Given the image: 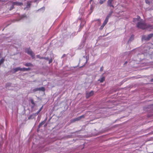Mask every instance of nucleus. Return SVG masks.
<instances>
[{
  "mask_svg": "<svg viewBox=\"0 0 153 153\" xmlns=\"http://www.w3.org/2000/svg\"><path fill=\"white\" fill-rule=\"evenodd\" d=\"M87 61H86V62L85 63H86L87 62Z\"/></svg>",
  "mask_w": 153,
  "mask_h": 153,
  "instance_id": "8fccbe9b",
  "label": "nucleus"
},
{
  "mask_svg": "<svg viewBox=\"0 0 153 153\" xmlns=\"http://www.w3.org/2000/svg\"><path fill=\"white\" fill-rule=\"evenodd\" d=\"M47 124H45V125L44 126V127H45L47 126Z\"/></svg>",
  "mask_w": 153,
  "mask_h": 153,
  "instance_id": "49530a36",
  "label": "nucleus"
},
{
  "mask_svg": "<svg viewBox=\"0 0 153 153\" xmlns=\"http://www.w3.org/2000/svg\"><path fill=\"white\" fill-rule=\"evenodd\" d=\"M93 0H90V2H91V1H92Z\"/></svg>",
  "mask_w": 153,
  "mask_h": 153,
  "instance_id": "09e8293b",
  "label": "nucleus"
},
{
  "mask_svg": "<svg viewBox=\"0 0 153 153\" xmlns=\"http://www.w3.org/2000/svg\"><path fill=\"white\" fill-rule=\"evenodd\" d=\"M145 2L146 4H149L150 3V2L148 0H146Z\"/></svg>",
  "mask_w": 153,
  "mask_h": 153,
  "instance_id": "2f4dec72",
  "label": "nucleus"
},
{
  "mask_svg": "<svg viewBox=\"0 0 153 153\" xmlns=\"http://www.w3.org/2000/svg\"><path fill=\"white\" fill-rule=\"evenodd\" d=\"M25 51L28 54L30 55L33 58L34 57L35 54L30 49V48L25 49Z\"/></svg>",
  "mask_w": 153,
  "mask_h": 153,
  "instance_id": "20e7f679",
  "label": "nucleus"
},
{
  "mask_svg": "<svg viewBox=\"0 0 153 153\" xmlns=\"http://www.w3.org/2000/svg\"><path fill=\"white\" fill-rule=\"evenodd\" d=\"M0 1L2 2V3L3 2L5 1V0H0Z\"/></svg>",
  "mask_w": 153,
  "mask_h": 153,
  "instance_id": "4c0bfd02",
  "label": "nucleus"
},
{
  "mask_svg": "<svg viewBox=\"0 0 153 153\" xmlns=\"http://www.w3.org/2000/svg\"><path fill=\"white\" fill-rule=\"evenodd\" d=\"M134 36L133 35H131L128 41V42H130L132 41L134 39Z\"/></svg>",
  "mask_w": 153,
  "mask_h": 153,
  "instance_id": "dca6fc26",
  "label": "nucleus"
},
{
  "mask_svg": "<svg viewBox=\"0 0 153 153\" xmlns=\"http://www.w3.org/2000/svg\"><path fill=\"white\" fill-rule=\"evenodd\" d=\"M103 2H104L106 1V0H103Z\"/></svg>",
  "mask_w": 153,
  "mask_h": 153,
  "instance_id": "37998d69",
  "label": "nucleus"
},
{
  "mask_svg": "<svg viewBox=\"0 0 153 153\" xmlns=\"http://www.w3.org/2000/svg\"><path fill=\"white\" fill-rule=\"evenodd\" d=\"M40 111L39 110L36 113H34L36 116L37 115Z\"/></svg>",
  "mask_w": 153,
  "mask_h": 153,
  "instance_id": "a878e982",
  "label": "nucleus"
},
{
  "mask_svg": "<svg viewBox=\"0 0 153 153\" xmlns=\"http://www.w3.org/2000/svg\"><path fill=\"white\" fill-rule=\"evenodd\" d=\"M136 27L140 29L144 30L146 29L153 28V26L150 24H147L143 22H140L136 24Z\"/></svg>",
  "mask_w": 153,
  "mask_h": 153,
  "instance_id": "f257e3e1",
  "label": "nucleus"
},
{
  "mask_svg": "<svg viewBox=\"0 0 153 153\" xmlns=\"http://www.w3.org/2000/svg\"><path fill=\"white\" fill-rule=\"evenodd\" d=\"M30 70V68H21V71H28Z\"/></svg>",
  "mask_w": 153,
  "mask_h": 153,
  "instance_id": "4468645a",
  "label": "nucleus"
},
{
  "mask_svg": "<svg viewBox=\"0 0 153 153\" xmlns=\"http://www.w3.org/2000/svg\"><path fill=\"white\" fill-rule=\"evenodd\" d=\"M20 19H23L24 18H27V16L25 15H21L20 16Z\"/></svg>",
  "mask_w": 153,
  "mask_h": 153,
  "instance_id": "5701e85b",
  "label": "nucleus"
},
{
  "mask_svg": "<svg viewBox=\"0 0 153 153\" xmlns=\"http://www.w3.org/2000/svg\"><path fill=\"white\" fill-rule=\"evenodd\" d=\"M39 91L38 88H35L33 90V92H35Z\"/></svg>",
  "mask_w": 153,
  "mask_h": 153,
  "instance_id": "393cba45",
  "label": "nucleus"
},
{
  "mask_svg": "<svg viewBox=\"0 0 153 153\" xmlns=\"http://www.w3.org/2000/svg\"><path fill=\"white\" fill-rule=\"evenodd\" d=\"M105 79V77L104 76H102L100 79L98 80V81H100L101 83L103 82Z\"/></svg>",
  "mask_w": 153,
  "mask_h": 153,
  "instance_id": "f8f14e48",
  "label": "nucleus"
},
{
  "mask_svg": "<svg viewBox=\"0 0 153 153\" xmlns=\"http://www.w3.org/2000/svg\"><path fill=\"white\" fill-rule=\"evenodd\" d=\"M49 60V64L51 63L52 62V58H51V59H49V60Z\"/></svg>",
  "mask_w": 153,
  "mask_h": 153,
  "instance_id": "c85d7f7f",
  "label": "nucleus"
},
{
  "mask_svg": "<svg viewBox=\"0 0 153 153\" xmlns=\"http://www.w3.org/2000/svg\"><path fill=\"white\" fill-rule=\"evenodd\" d=\"M79 117L80 119H81L82 118H84L85 117V115H82L80 116H79Z\"/></svg>",
  "mask_w": 153,
  "mask_h": 153,
  "instance_id": "7c9ffc66",
  "label": "nucleus"
},
{
  "mask_svg": "<svg viewBox=\"0 0 153 153\" xmlns=\"http://www.w3.org/2000/svg\"><path fill=\"white\" fill-rule=\"evenodd\" d=\"M94 94V91H91L90 92L87 93L86 94V98L88 99L90 96H92Z\"/></svg>",
  "mask_w": 153,
  "mask_h": 153,
  "instance_id": "423d86ee",
  "label": "nucleus"
},
{
  "mask_svg": "<svg viewBox=\"0 0 153 153\" xmlns=\"http://www.w3.org/2000/svg\"><path fill=\"white\" fill-rule=\"evenodd\" d=\"M114 0H108L107 1V6L110 7H112L113 9L114 8V6L113 5V2Z\"/></svg>",
  "mask_w": 153,
  "mask_h": 153,
  "instance_id": "39448f33",
  "label": "nucleus"
},
{
  "mask_svg": "<svg viewBox=\"0 0 153 153\" xmlns=\"http://www.w3.org/2000/svg\"><path fill=\"white\" fill-rule=\"evenodd\" d=\"M33 1H28L27 3V5L25 8H29L30 7L31 5V3H32Z\"/></svg>",
  "mask_w": 153,
  "mask_h": 153,
  "instance_id": "1a4fd4ad",
  "label": "nucleus"
},
{
  "mask_svg": "<svg viewBox=\"0 0 153 153\" xmlns=\"http://www.w3.org/2000/svg\"><path fill=\"white\" fill-rule=\"evenodd\" d=\"M36 116L35 114L34 113H33L30 115L28 118V120L33 119L35 118Z\"/></svg>",
  "mask_w": 153,
  "mask_h": 153,
  "instance_id": "9d476101",
  "label": "nucleus"
},
{
  "mask_svg": "<svg viewBox=\"0 0 153 153\" xmlns=\"http://www.w3.org/2000/svg\"><path fill=\"white\" fill-rule=\"evenodd\" d=\"M41 0H34V1H33V2L34 3L35 2H38L39 1H40Z\"/></svg>",
  "mask_w": 153,
  "mask_h": 153,
  "instance_id": "c756f323",
  "label": "nucleus"
},
{
  "mask_svg": "<svg viewBox=\"0 0 153 153\" xmlns=\"http://www.w3.org/2000/svg\"><path fill=\"white\" fill-rule=\"evenodd\" d=\"M127 63V61L125 62L124 63V65H125V64H126Z\"/></svg>",
  "mask_w": 153,
  "mask_h": 153,
  "instance_id": "a19ab883",
  "label": "nucleus"
},
{
  "mask_svg": "<svg viewBox=\"0 0 153 153\" xmlns=\"http://www.w3.org/2000/svg\"><path fill=\"white\" fill-rule=\"evenodd\" d=\"M44 59L46 60H49V58L48 57H45L44 58Z\"/></svg>",
  "mask_w": 153,
  "mask_h": 153,
  "instance_id": "473e14b6",
  "label": "nucleus"
},
{
  "mask_svg": "<svg viewBox=\"0 0 153 153\" xmlns=\"http://www.w3.org/2000/svg\"><path fill=\"white\" fill-rule=\"evenodd\" d=\"M25 65L26 66H33V65L30 63H27L25 64Z\"/></svg>",
  "mask_w": 153,
  "mask_h": 153,
  "instance_id": "a211bd4d",
  "label": "nucleus"
},
{
  "mask_svg": "<svg viewBox=\"0 0 153 153\" xmlns=\"http://www.w3.org/2000/svg\"><path fill=\"white\" fill-rule=\"evenodd\" d=\"M45 58V57H41L40 59H44V58Z\"/></svg>",
  "mask_w": 153,
  "mask_h": 153,
  "instance_id": "ea45409f",
  "label": "nucleus"
},
{
  "mask_svg": "<svg viewBox=\"0 0 153 153\" xmlns=\"http://www.w3.org/2000/svg\"><path fill=\"white\" fill-rule=\"evenodd\" d=\"M85 65V64L83 66L80 67V68H81L82 67L84 66Z\"/></svg>",
  "mask_w": 153,
  "mask_h": 153,
  "instance_id": "de8ad7c7",
  "label": "nucleus"
},
{
  "mask_svg": "<svg viewBox=\"0 0 153 153\" xmlns=\"http://www.w3.org/2000/svg\"><path fill=\"white\" fill-rule=\"evenodd\" d=\"M151 82H153V79H151Z\"/></svg>",
  "mask_w": 153,
  "mask_h": 153,
  "instance_id": "a18cd8bd",
  "label": "nucleus"
},
{
  "mask_svg": "<svg viewBox=\"0 0 153 153\" xmlns=\"http://www.w3.org/2000/svg\"><path fill=\"white\" fill-rule=\"evenodd\" d=\"M12 84L10 82H7V83L5 86V88H7L8 87L11 86V85Z\"/></svg>",
  "mask_w": 153,
  "mask_h": 153,
  "instance_id": "ddd939ff",
  "label": "nucleus"
},
{
  "mask_svg": "<svg viewBox=\"0 0 153 153\" xmlns=\"http://www.w3.org/2000/svg\"><path fill=\"white\" fill-rule=\"evenodd\" d=\"M15 5L17 6H22L23 5V3L21 2H18L17 1L13 2Z\"/></svg>",
  "mask_w": 153,
  "mask_h": 153,
  "instance_id": "6e6552de",
  "label": "nucleus"
},
{
  "mask_svg": "<svg viewBox=\"0 0 153 153\" xmlns=\"http://www.w3.org/2000/svg\"><path fill=\"white\" fill-rule=\"evenodd\" d=\"M109 19V18H108L106 17L105 19V21H104L103 23H104V24L106 25Z\"/></svg>",
  "mask_w": 153,
  "mask_h": 153,
  "instance_id": "aec40b11",
  "label": "nucleus"
},
{
  "mask_svg": "<svg viewBox=\"0 0 153 153\" xmlns=\"http://www.w3.org/2000/svg\"><path fill=\"white\" fill-rule=\"evenodd\" d=\"M43 107V106H42L40 108V109L39 110L40 111H41L42 110V109Z\"/></svg>",
  "mask_w": 153,
  "mask_h": 153,
  "instance_id": "c9c22d12",
  "label": "nucleus"
},
{
  "mask_svg": "<svg viewBox=\"0 0 153 153\" xmlns=\"http://www.w3.org/2000/svg\"><path fill=\"white\" fill-rule=\"evenodd\" d=\"M38 89L39 91H44L45 90V88L43 87H42L40 88H38Z\"/></svg>",
  "mask_w": 153,
  "mask_h": 153,
  "instance_id": "f3484780",
  "label": "nucleus"
},
{
  "mask_svg": "<svg viewBox=\"0 0 153 153\" xmlns=\"http://www.w3.org/2000/svg\"><path fill=\"white\" fill-rule=\"evenodd\" d=\"M99 3L100 4H103L104 2L103 1V0H100L99 1Z\"/></svg>",
  "mask_w": 153,
  "mask_h": 153,
  "instance_id": "bb28decb",
  "label": "nucleus"
},
{
  "mask_svg": "<svg viewBox=\"0 0 153 153\" xmlns=\"http://www.w3.org/2000/svg\"><path fill=\"white\" fill-rule=\"evenodd\" d=\"M94 9V7L92 5H91L90 7V10L91 11V12H92V11H93Z\"/></svg>",
  "mask_w": 153,
  "mask_h": 153,
  "instance_id": "cd10ccee",
  "label": "nucleus"
},
{
  "mask_svg": "<svg viewBox=\"0 0 153 153\" xmlns=\"http://www.w3.org/2000/svg\"><path fill=\"white\" fill-rule=\"evenodd\" d=\"M45 7H42L41 8L39 9L38 10H40L41 9H43V10H45Z\"/></svg>",
  "mask_w": 153,
  "mask_h": 153,
  "instance_id": "f704fd0d",
  "label": "nucleus"
},
{
  "mask_svg": "<svg viewBox=\"0 0 153 153\" xmlns=\"http://www.w3.org/2000/svg\"><path fill=\"white\" fill-rule=\"evenodd\" d=\"M14 4L13 2L9 1L6 4V6H8V9L9 10H11L14 8Z\"/></svg>",
  "mask_w": 153,
  "mask_h": 153,
  "instance_id": "7ed1b4c3",
  "label": "nucleus"
},
{
  "mask_svg": "<svg viewBox=\"0 0 153 153\" xmlns=\"http://www.w3.org/2000/svg\"><path fill=\"white\" fill-rule=\"evenodd\" d=\"M153 37V33H150L147 36L143 35L142 36V40H145L146 41H149Z\"/></svg>",
  "mask_w": 153,
  "mask_h": 153,
  "instance_id": "f03ea898",
  "label": "nucleus"
},
{
  "mask_svg": "<svg viewBox=\"0 0 153 153\" xmlns=\"http://www.w3.org/2000/svg\"><path fill=\"white\" fill-rule=\"evenodd\" d=\"M103 67L102 66L100 68V71H103Z\"/></svg>",
  "mask_w": 153,
  "mask_h": 153,
  "instance_id": "72a5a7b5",
  "label": "nucleus"
},
{
  "mask_svg": "<svg viewBox=\"0 0 153 153\" xmlns=\"http://www.w3.org/2000/svg\"><path fill=\"white\" fill-rule=\"evenodd\" d=\"M3 142V139L2 136H0V145H1Z\"/></svg>",
  "mask_w": 153,
  "mask_h": 153,
  "instance_id": "412c9836",
  "label": "nucleus"
},
{
  "mask_svg": "<svg viewBox=\"0 0 153 153\" xmlns=\"http://www.w3.org/2000/svg\"><path fill=\"white\" fill-rule=\"evenodd\" d=\"M140 18V16H138V18H137V19H138V20Z\"/></svg>",
  "mask_w": 153,
  "mask_h": 153,
  "instance_id": "79ce46f5",
  "label": "nucleus"
},
{
  "mask_svg": "<svg viewBox=\"0 0 153 153\" xmlns=\"http://www.w3.org/2000/svg\"><path fill=\"white\" fill-rule=\"evenodd\" d=\"M30 102L33 105H36V104L34 102V100L33 99H30Z\"/></svg>",
  "mask_w": 153,
  "mask_h": 153,
  "instance_id": "4be33fe9",
  "label": "nucleus"
},
{
  "mask_svg": "<svg viewBox=\"0 0 153 153\" xmlns=\"http://www.w3.org/2000/svg\"><path fill=\"white\" fill-rule=\"evenodd\" d=\"M66 56V55L65 54H64L63 56H62V58H63L64 57H65Z\"/></svg>",
  "mask_w": 153,
  "mask_h": 153,
  "instance_id": "58836bf2",
  "label": "nucleus"
},
{
  "mask_svg": "<svg viewBox=\"0 0 153 153\" xmlns=\"http://www.w3.org/2000/svg\"><path fill=\"white\" fill-rule=\"evenodd\" d=\"M81 119L80 118H79V117H77L76 118H75L72 121V122H75V121H78V120H80Z\"/></svg>",
  "mask_w": 153,
  "mask_h": 153,
  "instance_id": "6ab92c4d",
  "label": "nucleus"
},
{
  "mask_svg": "<svg viewBox=\"0 0 153 153\" xmlns=\"http://www.w3.org/2000/svg\"><path fill=\"white\" fill-rule=\"evenodd\" d=\"M112 13H113L112 10H111V11L109 12V13L107 15L106 17L109 18L111 16Z\"/></svg>",
  "mask_w": 153,
  "mask_h": 153,
  "instance_id": "2eb2a0df",
  "label": "nucleus"
},
{
  "mask_svg": "<svg viewBox=\"0 0 153 153\" xmlns=\"http://www.w3.org/2000/svg\"><path fill=\"white\" fill-rule=\"evenodd\" d=\"M47 120V118H46V119L44 120H43V121H42L41 123H40L39 124V125L38 126V129L37 130H38V129L40 127H41L46 122V121Z\"/></svg>",
  "mask_w": 153,
  "mask_h": 153,
  "instance_id": "0eeeda50",
  "label": "nucleus"
},
{
  "mask_svg": "<svg viewBox=\"0 0 153 153\" xmlns=\"http://www.w3.org/2000/svg\"><path fill=\"white\" fill-rule=\"evenodd\" d=\"M13 70L14 71V73H16L19 71H21V68H20V67H18L17 68H15L13 69Z\"/></svg>",
  "mask_w": 153,
  "mask_h": 153,
  "instance_id": "9b49d317",
  "label": "nucleus"
},
{
  "mask_svg": "<svg viewBox=\"0 0 153 153\" xmlns=\"http://www.w3.org/2000/svg\"><path fill=\"white\" fill-rule=\"evenodd\" d=\"M106 25L104 24V23H103V24H102V25L100 27V30H102L103 29V28L104 27V26L105 25Z\"/></svg>",
  "mask_w": 153,
  "mask_h": 153,
  "instance_id": "b1692460",
  "label": "nucleus"
},
{
  "mask_svg": "<svg viewBox=\"0 0 153 153\" xmlns=\"http://www.w3.org/2000/svg\"><path fill=\"white\" fill-rule=\"evenodd\" d=\"M35 105H33L31 106V108H33L34 107V106H35Z\"/></svg>",
  "mask_w": 153,
  "mask_h": 153,
  "instance_id": "e433bc0d",
  "label": "nucleus"
},
{
  "mask_svg": "<svg viewBox=\"0 0 153 153\" xmlns=\"http://www.w3.org/2000/svg\"><path fill=\"white\" fill-rule=\"evenodd\" d=\"M25 1H26V0H24Z\"/></svg>",
  "mask_w": 153,
  "mask_h": 153,
  "instance_id": "3c124183",
  "label": "nucleus"
},
{
  "mask_svg": "<svg viewBox=\"0 0 153 153\" xmlns=\"http://www.w3.org/2000/svg\"><path fill=\"white\" fill-rule=\"evenodd\" d=\"M3 3H2V2L1 1H0V4H2Z\"/></svg>",
  "mask_w": 153,
  "mask_h": 153,
  "instance_id": "c03bdc74",
  "label": "nucleus"
}]
</instances>
